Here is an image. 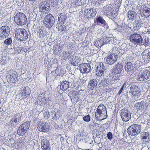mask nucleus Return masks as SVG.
I'll list each match as a JSON object with an SVG mask.
<instances>
[{
    "instance_id": "393cba45",
    "label": "nucleus",
    "mask_w": 150,
    "mask_h": 150,
    "mask_svg": "<svg viewBox=\"0 0 150 150\" xmlns=\"http://www.w3.org/2000/svg\"><path fill=\"white\" fill-rule=\"evenodd\" d=\"M70 60L71 63L74 66L77 65L80 61L79 57L77 54H75L72 56Z\"/></svg>"
},
{
    "instance_id": "58836bf2",
    "label": "nucleus",
    "mask_w": 150,
    "mask_h": 150,
    "mask_svg": "<svg viewBox=\"0 0 150 150\" xmlns=\"http://www.w3.org/2000/svg\"><path fill=\"white\" fill-rule=\"evenodd\" d=\"M37 33L39 35V37L41 38H43L46 35L45 31H43L42 29H38V30Z\"/></svg>"
},
{
    "instance_id": "f704fd0d",
    "label": "nucleus",
    "mask_w": 150,
    "mask_h": 150,
    "mask_svg": "<svg viewBox=\"0 0 150 150\" xmlns=\"http://www.w3.org/2000/svg\"><path fill=\"white\" fill-rule=\"evenodd\" d=\"M109 80L107 78L103 79L101 81L100 85L104 87H106L109 84Z\"/></svg>"
},
{
    "instance_id": "dca6fc26",
    "label": "nucleus",
    "mask_w": 150,
    "mask_h": 150,
    "mask_svg": "<svg viewBox=\"0 0 150 150\" xmlns=\"http://www.w3.org/2000/svg\"><path fill=\"white\" fill-rule=\"evenodd\" d=\"M78 69L82 73H88L91 71L90 65L87 63H84L81 64L79 67Z\"/></svg>"
},
{
    "instance_id": "473e14b6",
    "label": "nucleus",
    "mask_w": 150,
    "mask_h": 150,
    "mask_svg": "<svg viewBox=\"0 0 150 150\" xmlns=\"http://www.w3.org/2000/svg\"><path fill=\"white\" fill-rule=\"evenodd\" d=\"M103 40L101 39H97L94 42V45L97 48H99L101 47L104 44Z\"/></svg>"
},
{
    "instance_id": "9d476101",
    "label": "nucleus",
    "mask_w": 150,
    "mask_h": 150,
    "mask_svg": "<svg viewBox=\"0 0 150 150\" xmlns=\"http://www.w3.org/2000/svg\"><path fill=\"white\" fill-rule=\"evenodd\" d=\"M129 39L131 42L138 45L142 44L143 42V39L141 36L137 33H134L130 35Z\"/></svg>"
},
{
    "instance_id": "c756f323",
    "label": "nucleus",
    "mask_w": 150,
    "mask_h": 150,
    "mask_svg": "<svg viewBox=\"0 0 150 150\" xmlns=\"http://www.w3.org/2000/svg\"><path fill=\"white\" fill-rule=\"evenodd\" d=\"M142 13V17H144L146 18H148L150 16V9L147 7H145L144 8L143 11Z\"/></svg>"
},
{
    "instance_id": "ea45409f",
    "label": "nucleus",
    "mask_w": 150,
    "mask_h": 150,
    "mask_svg": "<svg viewBox=\"0 0 150 150\" xmlns=\"http://www.w3.org/2000/svg\"><path fill=\"white\" fill-rule=\"evenodd\" d=\"M21 126L23 128L27 131V130L29 129L30 126V123L29 122H24L21 124Z\"/></svg>"
},
{
    "instance_id": "c9c22d12",
    "label": "nucleus",
    "mask_w": 150,
    "mask_h": 150,
    "mask_svg": "<svg viewBox=\"0 0 150 150\" xmlns=\"http://www.w3.org/2000/svg\"><path fill=\"white\" fill-rule=\"evenodd\" d=\"M85 0H72V4L74 6L75 5H81L82 3H84Z\"/></svg>"
},
{
    "instance_id": "2f4dec72",
    "label": "nucleus",
    "mask_w": 150,
    "mask_h": 150,
    "mask_svg": "<svg viewBox=\"0 0 150 150\" xmlns=\"http://www.w3.org/2000/svg\"><path fill=\"white\" fill-rule=\"evenodd\" d=\"M69 82L68 81H64L62 82L60 86V88L63 91H65L67 90L69 87Z\"/></svg>"
},
{
    "instance_id": "8fccbe9b",
    "label": "nucleus",
    "mask_w": 150,
    "mask_h": 150,
    "mask_svg": "<svg viewBox=\"0 0 150 150\" xmlns=\"http://www.w3.org/2000/svg\"><path fill=\"white\" fill-rule=\"evenodd\" d=\"M107 137L109 139H111L112 138V135L111 132H109L107 134Z\"/></svg>"
},
{
    "instance_id": "9b49d317",
    "label": "nucleus",
    "mask_w": 150,
    "mask_h": 150,
    "mask_svg": "<svg viewBox=\"0 0 150 150\" xmlns=\"http://www.w3.org/2000/svg\"><path fill=\"white\" fill-rule=\"evenodd\" d=\"M150 77V72L148 71L141 70L137 74V79L140 81L149 79Z\"/></svg>"
},
{
    "instance_id": "423d86ee",
    "label": "nucleus",
    "mask_w": 150,
    "mask_h": 150,
    "mask_svg": "<svg viewBox=\"0 0 150 150\" xmlns=\"http://www.w3.org/2000/svg\"><path fill=\"white\" fill-rule=\"evenodd\" d=\"M18 77L17 73L13 70L9 71L6 76L7 81L11 83L16 82L18 81Z\"/></svg>"
},
{
    "instance_id": "2eb2a0df",
    "label": "nucleus",
    "mask_w": 150,
    "mask_h": 150,
    "mask_svg": "<svg viewBox=\"0 0 150 150\" xmlns=\"http://www.w3.org/2000/svg\"><path fill=\"white\" fill-rule=\"evenodd\" d=\"M97 13L96 9L90 8L85 9L84 11L83 15L85 17L88 19L94 17Z\"/></svg>"
},
{
    "instance_id": "bb28decb",
    "label": "nucleus",
    "mask_w": 150,
    "mask_h": 150,
    "mask_svg": "<svg viewBox=\"0 0 150 150\" xmlns=\"http://www.w3.org/2000/svg\"><path fill=\"white\" fill-rule=\"evenodd\" d=\"M95 21L96 22H97V23H100L102 24V25L105 28H108V25L102 17L100 16H97L96 18Z\"/></svg>"
},
{
    "instance_id": "3c124183",
    "label": "nucleus",
    "mask_w": 150,
    "mask_h": 150,
    "mask_svg": "<svg viewBox=\"0 0 150 150\" xmlns=\"http://www.w3.org/2000/svg\"><path fill=\"white\" fill-rule=\"evenodd\" d=\"M123 87H124V86H123L122 87H121V88L120 89V91H119L118 92V94L119 95H120V94L121 93H122V90H123Z\"/></svg>"
},
{
    "instance_id": "20e7f679",
    "label": "nucleus",
    "mask_w": 150,
    "mask_h": 150,
    "mask_svg": "<svg viewBox=\"0 0 150 150\" xmlns=\"http://www.w3.org/2000/svg\"><path fill=\"white\" fill-rule=\"evenodd\" d=\"M14 21L17 25H23L26 23V18L23 13H18L14 17Z\"/></svg>"
},
{
    "instance_id": "a211bd4d",
    "label": "nucleus",
    "mask_w": 150,
    "mask_h": 150,
    "mask_svg": "<svg viewBox=\"0 0 150 150\" xmlns=\"http://www.w3.org/2000/svg\"><path fill=\"white\" fill-rule=\"evenodd\" d=\"M105 68L103 64L102 63H99L97 66L96 69V74L99 76L103 75L104 73Z\"/></svg>"
},
{
    "instance_id": "f3484780",
    "label": "nucleus",
    "mask_w": 150,
    "mask_h": 150,
    "mask_svg": "<svg viewBox=\"0 0 150 150\" xmlns=\"http://www.w3.org/2000/svg\"><path fill=\"white\" fill-rule=\"evenodd\" d=\"M112 10L110 7L106 6L103 7V13L107 16H116L117 13L116 11Z\"/></svg>"
},
{
    "instance_id": "f257e3e1",
    "label": "nucleus",
    "mask_w": 150,
    "mask_h": 150,
    "mask_svg": "<svg viewBox=\"0 0 150 150\" xmlns=\"http://www.w3.org/2000/svg\"><path fill=\"white\" fill-rule=\"evenodd\" d=\"M142 126L140 125L133 124L129 126L127 129L128 134L132 136H137L141 132Z\"/></svg>"
},
{
    "instance_id": "a878e982",
    "label": "nucleus",
    "mask_w": 150,
    "mask_h": 150,
    "mask_svg": "<svg viewBox=\"0 0 150 150\" xmlns=\"http://www.w3.org/2000/svg\"><path fill=\"white\" fill-rule=\"evenodd\" d=\"M30 93V89L28 87H23L21 89V94L23 98H25L27 95H29Z\"/></svg>"
},
{
    "instance_id": "0eeeda50",
    "label": "nucleus",
    "mask_w": 150,
    "mask_h": 150,
    "mask_svg": "<svg viewBox=\"0 0 150 150\" xmlns=\"http://www.w3.org/2000/svg\"><path fill=\"white\" fill-rule=\"evenodd\" d=\"M54 22V18L51 14H47L44 18L43 23L45 26L48 28H51Z\"/></svg>"
},
{
    "instance_id": "5fc2aeb1",
    "label": "nucleus",
    "mask_w": 150,
    "mask_h": 150,
    "mask_svg": "<svg viewBox=\"0 0 150 150\" xmlns=\"http://www.w3.org/2000/svg\"><path fill=\"white\" fill-rule=\"evenodd\" d=\"M61 139L62 140H64V138L63 137H61Z\"/></svg>"
},
{
    "instance_id": "c85d7f7f",
    "label": "nucleus",
    "mask_w": 150,
    "mask_h": 150,
    "mask_svg": "<svg viewBox=\"0 0 150 150\" xmlns=\"http://www.w3.org/2000/svg\"><path fill=\"white\" fill-rule=\"evenodd\" d=\"M127 15L129 19L132 21L136 18L137 13L133 11H130L127 13Z\"/></svg>"
},
{
    "instance_id": "7c9ffc66",
    "label": "nucleus",
    "mask_w": 150,
    "mask_h": 150,
    "mask_svg": "<svg viewBox=\"0 0 150 150\" xmlns=\"http://www.w3.org/2000/svg\"><path fill=\"white\" fill-rule=\"evenodd\" d=\"M144 102H141L138 103L135 105L134 106V107H135L136 109L138 110H142L144 109Z\"/></svg>"
},
{
    "instance_id": "f8f14e48",
    "label": "nucleus",
    "mask_w": 150,
    "mask_h": 150,
    "mask_svg": "<svg viewBox=\"0 0 150 150\" xmlns=\"http://www.w3.org/2000/svg\"><path fill=\"white\" fill-rule=\"evenodd\" d=\"M21 115L19 113H16L11 116V120L8 123V125L11 126H16L21 120Z\"/></svg>"
},
{
    "instance_id": "49530a36",
    "label": "nucleus",
    "mask_w": 150,
    "mask_h": 150,
    "mask_svg": "<svg viewBox=\"0 0 150 150\" xmlns=\"http://www.w3.org/2000/svg\"><path fill=\"white\" fill-rule=\"evenodd\" d=\"M90 117L89 115L85 116L83 117V120L85 122H88L90 121Z\"/></svg>"
},
{
    "instance_id": "4c0bfd02",
    "label": "nucleus",
    "mask_w": 150,
    "mask_h": 150,
    "mask_svg": "<svg viewBox=\"0 0 150 150\" xmlns=\"http://www.w3.org/2000/svg\"><path fill=\"white\" fill-rule=\"evenodd\" d=\"M9 60V59L8 57L6 56H2L0 60V63L2 65L6 64L8 63Z\"/></svg>"
},
{
    "instance_id": "412c9836",
    "label": "nucleus",
    "mask_w": 150,
    "mask_h": 150,
    "mask_svg": "<svg viewBox=\"0 0 150 150\" xmlns=\"http://www.w3.org/2000/svg\"><path fill=\"white\" fill-rule=\"evenodd\" d=\"M41 146L43 150H51L49 141L46 138L42 140Z\"/></svg>"
},
{
    "instance_id": "aec40b11",
    "label": "nucleus",
    "mask_w": 150,
    "mask_h": 150,
    "mask_svg": "<svg viewBox=\"0 0 150 150\" xmlns=\"http://www.w3.org/2000/svg\"><path fill=\"white\" fill-rule=\"evenodd\" d=\"M140 138L143 144H146L149 141V134L146 130L141 132Z\"/></svg>"
},
{
    "instance_id": "864d4df0",
    "label": "nucleus",
    "mask_w": 150,
    "mask_h": 150,
    "mask_svg": "<svg viewBox=\"0 0 150 150\" xmlns=\"http://www.w3.org/2000/svg\"><path fill=\"white\" fill-rule=\"evenodd\" d=\"M55 73H56V74H58V69H56L54 71Z\"/></svg>"
},
{
    "instance_id": "79ce46f5",
    "label": "nucleus",
    "mask_w": 150,
    "mask_h": 150,
    "mask_svg": "<svg viewBox=\"0 0 150 150\" xmlns=\"http://www.w3.org/2000/svg\"><path fill=\"white\" fill-rule=\"evenodd\" d=\"M50 117L53 120L57 119V117L56 115V112L54 109H53L50 113Z\"/></svg>"
},
{
    "instance_id": "09e8293b",
    "label": "nucleus",
    "mask_w": 150,
    "mask_h": 150,
    "mask_svg": "<svg viewBox=\"0 0 150 150\" xmlns=\"http://www.w3.org/2000/svg\"><path fill=\"white\" fill-rule=\"evenodd\" d=\"M62 25H58L59 27V30H61V31H63L65 30L66 29V27L65 25L62 26Z\"/></svg>"
},
{
    "instance_id": "37998d69",
    "label": "nucleus",
    "mask_w": 150,
    "mask_h": 150,
    "mask_svg": "<svg viewBox=\"0 0 150 150\" xmlns=\"http://www.w3.org/2000/svg\"><path fill=\"white\" fill-rule=\"evenodd\" d=\"M73 98H71V100L73 99L74 101L76 102L78 101V100L79 98V94L77 92H74L72 94Z\"/></svg>"
},
{
    "instance_id": "603ef678",
    "label": "nucleus",
    "mask_w": 150,
    "mask_h": 150,
    "mask_svg": "<svg viewBox=\"0 0 150 150\" xmlns=\"http://www.w3.org/2000/svg\"><path fill=\"white\" fill-rule=\"evenodd\" d=\"M6 69H5V67H4L3 69H2V70H1V74L4 73L6 71Z\"/></svg>"
},
{
    "instance_id": "4be33fe9",
    "label": "nucleus",
    "mask_w": 150,
    "mask_h": 150,
    "mask_svg": "<svg viewBox=\"0 0 150 150\" xmlns=\"http://www.w3.org/2000/svg\"><path fill=\"white\" fill-rule=\"evenodd\" d=\"M125 71L129 74L133 73L135 71L136 69L134 67L132 63L130 62H128L125 64Z\"/></svg>"
},
{
    "instance_id": "72a5a7b5",
    "label": "nucleus",
    "mask_w": 150,
    "mask_h": 150,
    "mask_svg": "<svg viewBox=\"0 0 150 150\" xmlns=\"http://www.w3.org/2000/svg\"><path fill=\"white\" fill-rule=\"evenodd\" d=\"M42 95V94L41 95H40L35 101V103H37V104L39 105H41L43 104L44 99L43 98V97L41 96Z\"/></svg>"
},
{
    "instance_id": "cd10ccee",
    "label": "nucleus",
    "mask_w": 150,
    "mask_h": 150,
    "mask_svg": "<svg viewBox=\"0 0 150 150\" xmlns=\"http://www.w3.org/2000/svg\"><path fill=\"white\" fill-rule=\"evenodd\" d=\"M97 81L96 79H92L90 80L88 83V87L90 88L92 90L95 87L97 86Z\"/></svg>"
},
{
    "instance_id": "6ab92c4d",
    "label": "nucleus",
    "mask_w": 150,
    "mask_h": 150,
    "mask_svg": "<svg viewBox=\"0 0 150 150\" xmlns=\"http://www.w3.org/2000/svg\"><path fill=\"white\" fill-rule=\"evenodd\" d=\"M38 130L40 132H47L49 131L50 127L48 123L43 122L38 125Z\"/></svg>"
},
{
    "instance_id": "a19ab883",
    "label": "nucleus",
    "mask_w": 150,
    "mask_h": 150,
    "mask_svg": "<svg viewBox=\"0 0 150 150\" xmlns=\"http://www.w3.org/2000/svg\"><path fill=\"white\" fill-rule=\"evenodd\" d=\"M112 36V35H110V36L109 37L105 36L102 39L103 40V41L104 44L108 43L112 39L111 36Z\"/></svg>"
},
{
    "instance_id": "ddd939ff",
    "label": "nucleus",
    "mask_w": 150,
    "mask_h": 150,
    "mask_svg": "<svg viewBox=\"0 0 150 150\" xmlns=\"http://www.w3.org/2000/svg\"><path fill=\"white\" fill-rule=\"evenodd\" d=\"M10 29L7 25L2 26L0 28V36L3 38H6L9 35Z\"/></svg>"
},
{
    "instance_id": "39448f33",
    "label": "nucleus",
    "mask_w": 150,
    "mask_h": 150,
    "mask_svg": "<svg viewBox=\"0 0 150 150\" xmlns=\"http://www.w3.org/2000/svg\"><path fill=\"white\" fill-rule=\"evenodd\" d=\"M105 107L103 105L101 104L97 108L95 112V116L96 118L103 117L102 119L104 118V117L107 116V111L106 110Z\"/></svg>"
},
{
    "instance_id": "b1692460",
    "label": "nucleus",
    "mask_w": 150,
    "mask_h": 150,
    "mask_svg": "<svg viewBox=\"0 0 150 150\" xmlns=\"http://www.w3.org/2000/svg\"><path fill=\"white\" fill-rule=\"evenodd\" d=\"M67 19V17L66 15L64 13H61L59 15L58 17V22L57 24L63 25L66 22V20Z\"/></svg>"
},
{
    "instance_id": "f03ea898",
    "label": "nucleus",
    "mask_w": 150,
    "mask_h": 150,
    "mask_svg": "<svg viewBox=\"0 0 150 150\" xmlns=\"http://www.w3.org/2000/svg\"><path fill=\"white\" fill-rule=\"evenodd\" d=\"M16 38L20 41H25L28 38V35L26 31L24 29L18 28L15 32Z\"/></svg>"
},
{
    "instance_id": "1a4fd4ad",
    "label": "nucleus",
    "mask_w": 150,
    "mask_h": 150,
    "mask_svg": "<svg viewBox=\"0 0 150 150\" xmlns=\"http://www.w3.org/2000/svg\"><path fill=\"white\" fill-rule=\"evenodd\" d=\"M39 6L40 11L43 13H48L50 10L49 1H45L41 2Z\"/></svg>"
},
{
    "instance_id": "a18cd8bd",
    "label": "nucleus",
    "mask_w": 150,
    "mask_h": 150,
    "mask_svg": "<svg viewBox=\"0 0 150 150\" xmlns=\"http://www.w3.org/2000/svg\"><path fill=\"white\" fill-rule=\"evenodd\" d=\"M12 43V40L11 38H8L6 39L4 42L5 44L6 45H10Z\"/></svg>"
},
{
    "instance_id": "5701e85b",
    "label": "nucleus",
    "mask_w": 150,
    "mask_h": 150,
    "mask_svg": "<svg viewBox=\"0 0 150 150\" xmlns=\"http://www.w3.org/2000/svg\"><path fill=\"white\" fill-rule=\"evenodd\" d=\"M123 66L122 64L118 63L116 65L113 70L114 74H117L120 73L123 69Z\"/></svg>"
},
{
    "instance_id": "de8ad7c7",
    "label": "nucleus",
    "mask_w": 150,
    "mask_h": 150,
    "mask_svg": "<svg viewBox=\"0 0 150 150\" xmlns=\"http://www.w3.org/2000/svg\"><path fill=\"white\" fill-rule=\"evenodd\" d=\"M50 115L49 112L48 111H46L44 113V117L45 118H49L50 117Z\"/></svg>"
},
{
    "instance_id": "7ed1b4c3",
    "label": "nucleus",
    "mask_w": 150,
    "mask_h": 150,
    "mask_svg": "<svg viewBox=\"0 0 150 150\" xmlns=\"http://www.w3.org/2000/svg\"><path fill=\"white\" fill-rule=\"evenodd\" d=\"M120 48H117L115 53L111 54L105 58L106 64L111 65L116 61L118 57L117 55L120 53Z\"/></svg>"
},
{
    "instance_id": "4468645a",
    "label": "nucleus",
    "mask_w": 150,
    "mask_h": 150,
    "mask_svg": "<svg viewBox=\"0 0 150 150\" xmlns=\"http://www.w3.org/2000/svg\"><path fill=\"white\" fill-rule=\"evenodd\" d=\"M120 115L123 121H127L131 119V113L127 109H122L120 110Z\"/></svg>"
},
{
    "instance_id": "c03bdc74",
    "label": "nucleus",
    "mask_w": 150,
    "mask_h": 150,
    "mask_svg": "<svg viewBox=\"0 0 150 150\" xmlns=\"http://www.w3.org/2000/svg\"><path fill=\"white\" fill-rule=\"evenodd\" d=\"M134 27H135L138 29L142 26V25L138 20H136L134 22Z\"/></svg>"
},
{
    "instance_id": "6e6552de",
    "label": "nucleus",
    "mask_w": 150,
    "mask_h": 150,
    "mask_svg": "<svg viewBox=\"0 0 150 150\" xmlns=\"http://www.w3.org/2000/svg\"><path fill=\"white\" fill-rule=\"evenodd\" d=\"M129 93L132 98L134 99L138 98L141 95L138 88L135 86H132L130 87Z\"/></svg>"
},
{
    "instance_id": "e433bc0d",
    "label": "nucleus",
    "mask_w": 150,
    "mask_h": 150,
    "mask_svg": "<svg viewBox=\"0 0 150 150\" xmlns=\"http://www.w3.org/2000/svg\"><path fill=\"white\" fill-rule=\"evenodd\" d=\"M27 132V131L20 126L19 127L17 130V133L18 135L22 136L24 135Z\"/></svg>"
}]
</instances>
